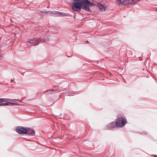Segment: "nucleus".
I'll return each mask as SVG.
<instances>
[{"instance_id":"obj_1","label":"nucleus","mask_w":157,"mask_h":157,"mask_svg":"<svg viewBox=\"0 0 157 157\" xmlns=\"http://www.w3.org/2000/svg\"><path fill=\"white\" fill-rule=\"evenodd\" d=\"M25 99V97L22 98L21 100L16 99H10L9 98H0V105L2 106H8L11 104L12 105H22L20 104L15 102H10L8 101H10L13 102H15L16 101H18L20 102H22V100Z\"/></svg>"},{"instance_id":"obj_2","label":"nucleus","mask_w":157,"mask_h":157,"mask_svg":"<svg viewBox=\"0 0 157 157\" xmlns=\"http://www.w3.org/2000/svg\"><path fill=\"white\" fill-rule=\"evenodd\" d=\"M116 122L117 127L122 128L127 123V121L125 118L121 117H119L116 120Z\"/></svg>"},{"instance_id":"obj_3","label":"nucleus","mask_w":157,"mask_h":157,"mask_svg":"<svg viewBox=\"0 0 157 157\" xmlns=\"http://www.w3.org/2000/svg\"><path fill=\"white\" fill-rule=\"evenodd\" d=\"M117 4L121 3L124 5H132L136 3L140 0H116Z\"/></svg>"},{"instance_id":"obj_4","label":"nucleus","mask_w":157,"mask_h":157,"mask_svg":"<svg viewBox=\"0 0 157 157\" xmlns=\"http://www.w3.org/2000/svg\"><path fill=\"white\" fill-rule=\"evenodd\" d=\"M26 128L21 127H18L17 128L16 132L19 134H26Z\"/></svg>"},{"instance_id":"obj_5","label":"nucleus","mask_w":157,"mask_h":157,"mask_svg":"<svg viewBox=\"0 0 157 157\" xmlns=\"http://www.w3.org/2000/svg\"><path fill=\"white\" fill-rule=\"evenodd\" d=\"M28 42L30 44H32L31 46L37 45L39 43V40L36 38L30 39Z\"/></svg>"},{"instance_id":"obj_6","label":"nucleus","mask_w":157,"mask_h":157,"mask_svg":"<svg viewBox=\"0 0 157 157\" xmlns=\"http://www.w3.org/2000/svg\"><path fill=\"white\" fill-rule=\"evenodd\" d=\"M107 127L109 128H117L116 122H112L110 123L108 125Z\"/></svg>"},{"instance_id":"obj_7","label":"nucleus","mask_w":157,"mask_h":157,"mask_svg":"<svg viewBox=\"0 0 157 157\" xmlns=\"http://www.w3.org/2000/svg\"><path fill=\"white\" fill-rule=\"evenodd\" d=\"M26 134H27L30 135H33L35 133V131L30 128H26Z\"/></svg>"},{"instance_id":"obj_8","label":"nucleus","mask_w":157,"mask_h":157,"mask_svg":"<svg viewBox=\"0 0 157 157\" xmlns=\"http://www.w3.org/2000/svg\"><path fill=\"white\" fill-rule=\"evenodd\" d=\"M99 9L101 11L105 10L106 7L105 6L102 5L100 4L98 5Z\"/></svg>"},{"instance_id":"obj_9","label":"nucleus","mask_w":157,"mask_h":157,"mask_svg":"<svg viewBox=\"0 0 157 157\" xmlns=\"http://www.w3.org/2000/svg\"><path fill=\"white\" fill-rule=\"evenodd\" d=\"M49 13V12L47 11H41L40 12V14H41V15H45Z\"/></svg>"},{"instance_id":"obj_10","label":"nucleus","mask_w":157,"mask_h":157,"mask_svg":"<svg viewBox=\"0 0 157 157\" xmlns=\"http://www.w3.org/2000/svg\"><path fill=\"white\" fill-rule=\"evenodd\" d=\"M61 14L63 16H68L67 14L66 13H62Z\"/></svg>"}]
</instances>
